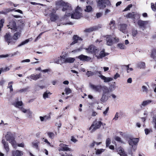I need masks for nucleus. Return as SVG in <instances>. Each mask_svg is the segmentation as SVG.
<instances>
[{
	"instance_id": "1",
	"label": "nucleus",
	"mask_w": 156,
	"mask_h": 156,
	"mask_svg": "<svg viewBox=\"0 0 156 156\" xmlns=\"http://www.w3.org/2000/svg\"><path fill=\"white\" fill-rule=\"evenodd\" d=\"M56 6L59 7H63L62 9V11H66V13L64 16L61 18V23L63 25H66L67 24L72 25L73 23L72 22L69 23H65L63 21L67 20V17L70 16V13L72 12V9L71 7L69 5V4L67 3H65L62 0H60L59 1L56 2Z\"/></svg>"
},
{
	"instance_id": "2",
	"label": "nucleus",
	"mask_w": 156,
	"mask_h": 156,
	"mask_svg": "<svg viewBox=\"0 0 156 156\" xmlns=\"http://www.w3.org/2000/svg\"><path fill=\"white\" fill-rule=\"evenodd\" d=\"M139 139L138 138H133L130 139L128 140V143L131 147L128 151L129 154H132V152L135 151L136 148V145L139 142Z\"/></svg>"
},
{
	"instance_id": "3",
	"label": "nucleus",
	"mask_w": 156,
	"mask_h": 156,
	"mask_svg": "<svg viewBox=\"0 0 156 156\" xmlns=\"http://www.w3.org/2000/svg\"><path fill=\"white\" fill-rule=\"evenodd\" d=\"M90 88L95 92L100 93L101 90H104V88H106L107 87L105 86H102L100 85H94L91 83L89 84Z\"/></svg>"
},
{
	"instance_id": "4",
	"label": "nucleus",
	"mask_w": 156,
	"mask_h": 156,
	"mask_svg": "<svg viewBox=\"0 0 156 156\" xmlns=\"http://www.w3.org/2000/svg\"><path fill=\"white\" fill-rule=\"evenodd\" d=\"M106 44L108 46H111L113 44L116 43L119 41V39L117 37H112L111 35L106 36Z\"/></svg>"
},
{
	"instance_id": "5",
	"label": "nucleus",
	"mask_w": 156,
	"mask_h": 156,
	"mask_svg": "<svg viewBox=\"0 0 156 156\" xmlns=\"http://www.w3.org/2000/svg\"><path fill=\"white\" fill-rule=\"evenodd\" d=\"M7 141H8L14 148L17 147L16 142L12 135L9 132H8L5 136Z\"/></svg>"
},
{
	"instance_id": "6",
	"label": "nucleus",
	"mask_w": 156,
	"mask_h": 156,
	"mask_svg": "<svg viewBox=\"0 0 156 156\" xmlns=\"http://www.w3.org/2000/svg\"><path fill=\"white\" fill-rule=\"evenodd\" d=\"M82 10L80 8L77 6L75 12L71 15V18L74 19H79L82 16Z\"/></svg>"
},
{
	"instance_id": "7",
	"label": "nucleus",
	"mask_w": 156,
	"mask_h": 156,
	"mask_svg": "<svg viewBox=\"0 0 156 156\" xmlns=\"http://www.w3.org/2000/svg\"><path fill=\"white\" fill-rule=\"evenodd\" d=\"M104 89L103 91L102 97L100 99L101 101L102 102H104L108 101V99L109 97L108 96V94L109 92V90L108 88L107 87Z\"/></svg>"
},
{
	"instance_id": "8",
	"label": "nucleus",
	"mask_w": 156,
	"mask_h": 156,
	"mask_svg": "<svg viewBox=\"0 0 156 156\" xmlns=\"http://www.w3.org/2000/svg\"><path fill=\"white\" fill-rule=\"evenodd\" d=\"M97 6L100 9H103L106 7V5L109 2L108 0H96Z\"/></svg>"
},
{
	"instance_id": "9",
	"label": "nucleus",
	"mask_w": 156,
	"mask_h": 156,
	"mask_svg": "<svg viewBox=\"0 0 156 156\" xmlns=\"http://www.w3.org/2000/svg\"><path fill=\"white\" fill-rule=\"evenodd\" d=\"M5 41L7 42L9 45V44H13L15 42L13 37L10 34L6 33L4 36Z\"/></svg>"
},
{
	"instance_id": "10",
	"label": "nucleus",
	"mask_w": 156,
	"mask_h": 156,
	"mask_svg": "<svg viewBox=\"0 0 156 156\" xmlns=\"http://www.w3.org/2000/svg\"><path fill=\"white\" fill-rule=\"evenodd\" d=\"M101 124V122L94 121L90 127L89 130H91V132L94 131L100 127Z\"/></svg>"
},
{
	"instance_id": "11",
	"label": "nucleus",
	"mask_w": 156,
	"mask_h": 156,
	"mask_svg": "<svg viewBox=\"0 0 156 156\" xmlns=\"http://www.w3.org/2000/svg\"><path fill=\"white\" fill-rule=\"evenodd\" d=\"M86 50L87 52L94 54L95 56L97 53L99 52V50L93 45L90 46L88 48H86Z\"/></svg>"
},
{
	"instance_id": "12",
	"label": "nucleus",
	"mask_w": 156,
	"mask_h": 156,
	"mask_svg": "<svg viewBox=\"0 0 156 156\" xmlns=\"http://www.w3.org/2000/svg\"><path fill=\"white\" fill-rule=\"evenodd\" d=\"M66 56L64 55H61L60 57L57 58L55 61V62L57 64H62L65 63Z\"/></svg>"
},
{
	"instance_id": "13",
	"label": "nucleus",
	"mask_w": 156,
	"mask_h": 156,
	"mask_svg": "<svg viewBox=\"0 0 156 156\" xmlns=\"http://www.w3.org/2000/svg\"><path fill=\"white\" fill-rule=\"evenodd\" d=\"M9 28H10L14 31H16L17 29L16 22L13 20L10 22L9 24L7 25Z\"/></svg>"
},
{
	"instance_id": "14",
	"label": "nucleus",
	"mask_w": 156,
	"mask_h": 156,
	"mask_svg": "<svg viewBox=\"0 0 156 156\" xmlns=\"http://www.w3.org/2000/svg\"><path fill=\"white\" fill-rule=\"evenodd\" d=\"M73 41L70 44V45H73L76 43H80L82 41V39L77 35H74L73 38Z\"/></svg>"
},
{
	"instance_id": "15",
	"label": "nucleus",
	"mask_w": 156,
	"mask_h": 156,
	"mask_svg": "<svg viewBox=\"0 0 156 156\" xmlns=\"http://www.w3.org/2000/svg\"><path fill=\"white\" fill-rule=\"evenodd\" d=\"M155 104V102H153V101L151 100H147L143 101L141 104L140 105V107L142 108V107H145L150 103Z\"/></svg>"
},
{
	"instance_id": "16",
	"label": "nucleus",
	"mask_w": 156,
	"mask_h": 156,
	"mask_svg": "<svg viewBox=\"0 0 156 156\" xmlns=\"http://www.w3.org/2000/svg\"><path fill=\"white\" fill-rule=\"evenodd\" d=\"M137 23L140 27L143 28L148 24V21L140 20L138 21Z\"/></svg>"
},
{
	"instance_id": "17",
	"label": "nucleus",
	"mask_w": 156,
	"mask_h": 156,
	"mask_svg": "<svg viewBox=\"0 0 156 156\" xmlns=\"http://www.w3.org/2000/svg\"><path fill=\"white\" fill-rule=\"evenodd\" d=\"M108 53H105L104 50L101 51L99 54L98 52L97 53L96 55V57H97L98 58H101L106 56L108 55Z\"/></svg>"
},
{
	"instance_id": "18",
	"label": "nucleus",
	"mask_w": 156,
	"mask_h": 156,
	"mask_svg": "<svg viewBox=\"0 0 156 156\" xmlns=\"http://www.w3.org/2000/svg\"><path fill=\"white\" fill-rule=\"evenodd\" d=\"M59 146L60 147V148L59 150V151H70V149L67 147V146L66 144H59Z\"/></svg>"
},
{
	"instance_id": "19",
	"label": "nucleus",
	"mask_w": 156,
	"mask_h": 156,
	"mask_svg": "<svg viewBox=\"0 0 156 156\" xmlns=\"http://www.w3.org/2000/svg\"><path fill=\"white\" fill-rule=\"evenodd\" d=\"M78 58L80 59V60L83 61H89L91 59L90 57L83 55H81L79 56L78 57Z\"/></svg>"
},
{
	"instance_id": "20",
	"label": "nucleus",
	"mask_w": 156,
	"mask_h": 156,
	"mask_svg": "<svg viewBox=\"0 0 156 156\" xmlns=\"http://www.w3.org/2000/svg\"><path fill=\"white\" fill-rule=\"evenodd\" d=\"M127 25L125 24H120L119 25L118 29L123 33L126 32Z\"/></svg>"
},
{
	"instance_id": "21",
	"label": "nucleus",
	"mask_w": 156,
	"mask_h": 156,
	"mask_svg": "<svg viewBox=\"0 0 156 156\" xmlns=\"http://www.w3.org/2000/svg\"><path fill=\"white\" fill-rule=\"evenodd\" d=\"M2 143L6 151L7 152L9 151V148L8 145V144L7 142V141H6L5 140L3 139L2 140Z\"/></svg>"
},
{
	"instance_id": "22",
	"label": "nucleus",
	"mask_w": 156,
	"mask_h": 156,
	"mask_svg": "<svg viewBox=\"0 0 156 156\" xmlns=\"http://www.w3.org/2000/svg\"><path fill=\"white\" fill-rule=\"evenodd\" d=\"M41 74L36 75L32 74L29 76V78L31 79L36 80L39 79L41 77Z\"/></svg>"
},
{
	"instance_id": "23",
	"label": "nucleus",
	"mask_w": 156,
	"mask_h": 156,
	"mask_svg": "<svg viewBox=\"0 0 156 156\" xmlns=\"http://www.w3.org/2000/svg\"><path fill=\"white\" fill-rule=\"evenodd\" d=\"M100 77L101 78L104 80V82H108L112 81L113 80V79L111 77H106L104 76H100Z\"/></svg>"
},
{
	"instance_id": "24",
	"label": "nucleus",
	"mask_w": 156,
	"mask_h": 156,
	"mask_svg": "<svg viewBox=\"0 0 156 156\" xmlns=\"http://www.w3.org/2000/svg\"><path fill=\"white\" fill-rule=\"evenodd\" d=\"M50 20L51 21H55L58 18L56 14L55 13H51L50 14Z\"/></svg>"
},
{
	"instance_id": "25",
	"label": "nucleus",
	"mask_w": 156,
	"mask_h": 156,
	"mask_svg": "<svg viewBox=\"0 0 156 156\" xmlns=\"http://www.w3.org/2000/svg\"><path fill=\"white\" fill-rule=\"evenodd\" d=\"M21 34V32L20 31L17 32L15 33L13 36V38L14 40L15 41V42L17 40L18 37L20 36Z\"/></svg>"
},
{
	"instance_id": "26",
	"label": "nucleus",
	"mask_w": 156,
	"mask_h": 156,
	"mask_svg": "<svg viewBox=\"0 0 156 156\" xmlns=\"http://www.w3.org/2000/svg\"><path fill=\"white\" fill-rule=\"evenodd\" d=\"M75 59L74 58H66L65 63H72L74 62Z\"/></svg>"
},
{
	"instance_id": "27",
	"label": "nucleus",
	"mask_w": 156,
	"mask_h": 156,
	"mask_svg": "<svg viewBox=\"0 0 156 156\" xmlns=\"http://www.w3.org/2000/svg\"><path fill=\"white\" fill-rule=\"evenodd\" d=\"M32 40V38H30L28 39H27L25 40V41L22 42L20 44L18 45V47H20L22 45H24L27 43L29 41H31Z\"/></svg>"
},
{
	"instance_id": "28",
	"label": "nucleus",
	"mask_w": 156,
	"mask_h": 156,
	"mask_svg": "<svg viewBox=\"0 0 156 156\" xmlns=\"http://www.w3.org/2000/svg\"><path fill=\"white\" fill-rule=\"evenodd\" d=\"M51 94L49 91L46 90V92L44 93L43 94V98L44 99H46V98H48L49 96Z\"/></svg>"
},
{
	"instance_id": "29",
	"label": "nucleus",
	"mask_w": 156,
	"mask_h": 156,
	"mask_svg": "<svg viewBox=\"0 0 156 156\" xmlns=\"http://www.w3.org/2000/svg\"><path fill=\"white\" fill-rule=\"evenodd\" d=\"M97 72H98L95 71L93 72L91 71H87L86 74L88 77L92 76L94 75H97Z\"/></svg>"
},
{
	"instance_id": "30",
	"label": "nucleus",
	"mask_w": 156,
	"mask_h": 156,
	"mask_svg": "<svg viewBox=\"0 0 156 156\" xmlns=\"http://www.w3.org/2000/svg\"><path fill=\"white\" fill-rule=\"evenodd\" d=\"M110 29L112 30H114L115 28V21L114 20H111L109 24Z\"/></svg>"
},
{
	"instance_id": "31",
	"label": "nucleus",
	"mask_w": 156,
	"mask_h": 156,
	"mask_svg": "<svg viewBox=\"0 0 156 156\" xmlns=\"http://www.w3.org/2000/svg\"><path fill=\"white\" fill-rule=\"evenodd\" d=\"M21 152L17 150L13 151L12 152V156H21Z\"/></svg>"
},
{
	"instance_id": "32",
	"label": "nucleus",
	"mask_w": 156,
	"mask_h": 156,
	"mask_svg": "<svg viewBox=\"0 0 156 156\" xmlns=\"http://www.w3.org/2000/svg\"><path fill=\"white\" fill-rule=\"evenodd\" d=\"M39 143V142L37 140H36L33 142H32L33 147L38 149V145Z\"/></svg>"
},
{
	"instance_id": "33",
	"label": "nucleus",
	"mask_w": 156,
	"mask_h": 156,
	"mask_svg": "<svg viewBox=\"0 0 156 156\" xmlns=\"http://www.w3.org/2000/svg\"><path fill=\"white\" fill-rule=\"evenodd\" d=\"M23 104V103L22 101H17L16 103L15 107L20 109L22 107Z\"/></svg>"
},
{
	"instance_id": "34",
	"label": "nucleus",
	"mask_w": 156,
	"mask_h": 156,
	"mask_svg": "<svg viewBox=\"0 0 156 156\" xmlns=\"http://www.w3.org/2000/svg\"><path fill=\"white\" fill-rule=\"evenodd\" d=\"M13 83V81H11L8 83V88L9 89L10 92H11L13 91L12 86V85Z\"/></svg>"
},
{
	"instance_id": "35",
	"label": "nucleus",
	"mask_w": 156,
	"mask_h": 156,
	"mask_svg": "<svg viewBox=\"0 0 156 156\" xmlns=\"http://www.w3.org/2000/svg\"><path fill=\"white\" fill-rule=\"evenodd\" d=\"M97 29V28H96V27H94L88 29H86L85 31L86 32H90L94 30Z\"/></svg>"
},
{
	"instance_id": "36",
	"label": "nucleus",
	"mask_w": 156,
	"mask_h": 156,
	"mask_svg": "<svg viewBox=\"0 0 156 156\" xmlns=\"http://www.w3.org/2000/svg\"><path fill=\"white\" fill-rule=\"evenodd\" d=\"M117 47L121 49H124L126 48V46L122 43H119L117 45Z\"/></svg>"
},
{
	"instance_id": "37",
	"label": "nucleus",
	"mask_w": 156,
	"mask_h": 156,
	"mask_svg": "<svg viewBox=\"0 0 156 156\" xmlns=\"http://www.w3.org/2000/svg\"><path fill=\"white\" fill-rule=\"evenodd\" d=\"M119 153L121 156H127L123 149H120L119 151Z\"/></svg>"
},
{
	"instance_id": "38",
	"label": "nucleus",
	"mask_w": 156,
	"mask_h": 156,
	"mask_svg": "<svg viewBox=\"0 0 156 156\" xmlns=\"http://www.w3.org/2000/svg\"><path fill=\"white\" fill-rule=\"evenodd\" d=\"M135 14L134 12H132L128 14L126 16L127 18H135Z\"/></svg>"
},
{
	"instance_id": "39",
	"label": "nucleus",
	"mask_w": 156,
	"mask_h": 156,
	"mask_svg": "<svg viewBox=\"0 0 156 156\" xmlns=\"http://www.w3.org/2000/svg\"><path fill=\"white\" fill-rule=\"evenodd\" d=\"M92 7L90 6H87L86 7V9H85V11L87 12H90L92 11Z\"/></svg>"
},
{
	"instance_id": "40",
	"label": "nucleus",
	"mask_w": 156,
	"mask_h": 156,
	"mask_svg": "<svg viewBox=\"0 0 156 156\" xmlns=\"http://www.w3.org/2000/svg\"><path fill=\"white\" fill-rule=\"evenodd\" d=\"M138 66L140 69L144 68L145 67V64L144 62H140L138 64Z\"/></svg>"
},
{
	"instance_id": "41",
	"label": "nucleus",
	"mask_w": 156,
	"mask_h": 156,
	"mask_svg": "<svg viewBox=\"0 0 156 156\" xmlns=\"http://www.w3.org/2000/svg\"><path fill=\"white\" fill-rule=\"evenodd\" d=\"M49 137L51 139H53L55 136V134L52 132H48L47 133Z\"/></svg>"
},
{
	"instance_id": "42",
	"label": "nucleus",
	"mask_w": 156,
	"mask_h": 156,
	"mask_svg": "<svg viewBox=\"0 0 156 156\" xmlns=\"http://www.w3.org/2000/svg\"><path fill=\"white\" fill-rule=\"evenodd\" d=\"M151 8L152 10L155 11H156V3H155V5H154L153 3H151Z\"/></svg>"
},
{
	"instance_id": "43",
	"label": "nucleus",
	"mask_w": 156,
	"mask_h": 156,
	"mask_svg": "<svg viewBox=\"0 0 156 156\" xmlns=\"http://www.w3.org/2000/svg\"><path fill=\"white\" fill-rule=\"evenodd\" d=\"M4 20L2 19L0 20V32L2 30V28L3 26V23H4Z\"/></svg>"
},
{
	"instance_id": "44",
	"label": "nucleus",
	"mask_w": 156,
	"mask_h": 156,
	"mask_svg": "<svg viewBox=\"0 0 156 156\" xmlns=\"http://www.w3.org/2000/svg\"><path fill=\"white\" fill-rule=\"evenodd\" d=\"M142 90L143 92L147 93L148 92V89L146 87L143 86L142 87Z\"/></svg>"
},
{
	"instance_id": "45",
	"label": "nucleus",
	"mask_w": 156,
	"mask_h": 156,
	"mask_svg": "<svg viewBox=\"0 0 156 156\" xmlns=\"http://www.w3.org/2000/svg\"><path fill=\"white\" fill-rule=\"evenodd\" d=\"M65 91L66 92V94H68L71 93V90L68 88H66L65 89Z\"/></svg>"
},
{
	"instance_id": "46",
	"label": "nucleus",
	"mask_w": 156,
	"mask_h": 156,
	"mask_svg": "<svg viewBox=\"0 0 156 156\" xmlns=\"http://www.w3.org/2000/svg\"><path fill=\"white\" fill-rule=\"evenodd\" d=\"M104 149H98L97 150L96 152V154H101L102 152L104 151Z\"/></svg>"
},
{
	"instance_id": "47",
	"label": "nucleus",
	"mask_w": 156,
	"mask_h": 156,
	"mask_svg": "<svg viewBox=\"0 0 156 156\" xmlns=\"http://www.w3.org/2000/svg\"><path fill=\"white\" fill-rule=\"evenodd\" d=\"M119 117V114L118 112L116 113L114 117L113 118V120L116 121L117 120L118 118Z\"/></svg>"
},
{
	"instance_id": "48",
	"label": "nucleus",
	"mask_w": 156,
	"mask_h": 156,
	"mask_svg": "<svg viewBox=\"0 0 156 156\" xmlns=\"http://www.w3.org/2000/svg\"><path fill=\"white\" fill-rule=\"evenodd\" d=\"M115 140L121 143H123V141L121 140V138L119 136H116L115 138Z\"/></svg>"
},
{
	"instance_id": "49",
	"label": "nucleus",
	"mask_w": 156,
	"mask_h": 156,
	"mask_svg": "<svg viewBox=\"0 0 156 156\" xmlns=\"http://www.w3.org/2000/svg\"><path fill=\"white\" fill-rule=\"evenodd\" d=\"M146 134L147 135L152 132L151 129H146L144 130Z\"/></svg>"
},
{
	"instance_id": "50",
	"label": "nucleus",
	"mask_w": 156,
	"mask_h": 156,
	"mask_svg": "<svg viewBox=\"0 0 156 156\" xmlns=\"http://www.w3.org/2000/svg\"><path fill=\"white\" fill-rule=\"evenodd\" d=\"M43 140H44V141L48 145L51 147H53V146L51 145L50 143L48 140L47 139L43 138Z\"/></svg>"
},
{
	"instance_id": "51",
	"label": "nucleus",
	"mask_w": 156,
	"mask_h": 156,
	"mask_svg": "<svg viewBox=\"0 0 156 156\" xmlns=\"http://www.w3.org/2000/svg\"><path fill=\"white\" fill-rule=\"evenodd\" d=\"M110 143H111L110 139L109 138L107 139L106 140V147L108 146L110 144Z\"/></svg>"
},
{
	"instance_id": "52",
	"label": "nucleus",
	"mask_w": 156,
	"mask_h": 156,
	"mask_svg": "<svg viewBox=\"0 0 156 156\" xmlns=\"http://www.w3.org/2000/svg\"><path fill=\"white\" fill-rule=\"evenodd\" d=\"M156 53V50H153L152 52L151 56V57L153 58L154 59V56L155 55V54Z\"/></svg>"
},
{
	"instance_id": "53",
	"label": "nucleus",
	"mask_w": 156,
	"mask_h": 156,
	"mask_svg": "<svg viewBox=\"0 0 156 156\" xmlns=\"http://www.w3.org/2000/svg\"><path fill=\"white\" fill-rule=\"evenodd\" d=\"M44 121L46 122L47 120H49L51 118V117L50 115H45L44 116Z\"/></svg>"
},
{
	"instance_id": "54",
	"label": "nucleus",
	"mask_w": 156,
	"mask_h": 156,
	"mask_svg": "<svg viewBox=\"0 0 156 156\" xmlns=\"http://www.w3.org/2000/svg\"><path fill=\"white\" fill-rule=\"evenodd\" d=\"M132 5L131 4H130L128 5L127 7H126L124 10V11H126L128 10H129V9L130 8L132 7Z\"/></svg>"
},
{
	"instance_id": "55",
	"label": "nucleus",
	"mask_w": 156,
	"mask_h": 156,
	"mask_svg": "<svg viewBox=\"0 0 156 156\" xmlns=\"http://www.w3.org/2000/svg\"><path fill=\"white\" fill-rule=\"evenodd\" d=\"M27 88H25L22 89L20 90H18V92H19L20 93H22L23 92H26L27 90Z\"/></svg>"
},
{
	"instance_id": "56",
	"label": "nucleus",
	"mask_w": 156,
	"mask_h": 156,
	"mask_svg": "<svg viewBox=\"0 0 156 156\" xmlns=\"http://www.w3.org/2000/svg\"><path fill=\"white\" fill-rule=\"evenodd\" d=\"M10 69L9 68V67H6L5 68H2V72H5L8 71Z\"/></svg>"
},
{
	"instance_id": "57",
	"label": "nucleus",
	"mask_w": 156,
	"mask_h": 156,
	"mask_svg": "<svg viewBox=\"0 0 156 156\" xmlns=\"http://www.w3.org/2000/svg\"><path fill=\"white\" fill-rule=\"evenodd\" d=\"M20 109L22 112L24 113H27V109H26L23 107H21Z\"/></svg>"
},
{
	"instance_id": "58",
	"label": "nucleus",
	"mask_w": 156,
	"mask_h": 156,
	"mask_svg": "<svg viewBox=\"0 0 156 156\" xmlns=\"http://www.w3.org/2000/svg\"><path fill=\"white\" fill-rule=\"evenodd\" d=\"M102 15V13L101 12H98L96 13V16L97 18H98L101 17Z\"/></svg>"
},
{
	"instance_id": "59",
	"label": "nucleus",
	"mask_w": 156,
	"mask_h": 156,
	"mask_svg": "<svg viewBox=\"0 0 156 156\" xmlns=\"http://www.w3.org/2000/svg\"><path fill=\"white\" fill-rule=\"evenodd\" d=\"M137 34V32L136 30H134L132 32V35L133 37H136Z\"/></svg>"
},
{
	"instance_id": "60",
	"label": "nucleus",
	"mask_w": 156,
	"mask_h": 156,
	"mask_svg": "<svg viewBox=\"0 0 156 156\" xmlns=\"http://www.w3.org/2000/svg\"><path fill=\"white\" fill-rule=\"evenodd\" d=\"M120 75L118 73H116V74L115 75L114 78L115 79H116L117 78L120 77Z\"/></svg>"
},
{
	"instance_id": "61",
	"label": "nucleus",
	"mask_w": 156,
	"mask_h": 156,
	"mask_svg": "<svg viewBox=\"0 0 156 156\" xmlns=\"http://www.w3.org/2000/svg\"><path fill=\"white\" fill-rule=\"evenodd\" d=\"M153 122L155 125L156 123V115H154L153 117Z\"/></svg>"
},
{
	"instance_id": "62",
	"label": "nucleus",
	"mask_w": 156,
	"mask_h": 156,
	"mask_svg": "<svg viewBox=\"0 0 156 156\" xmlns=\"http://www.w3.org/2000/svg\"><path fill=\"white\" fill-rule=\"evenodd\" d=\"M30 62V60L29 59H26L25 60H23L21 61V63L23 62Z\"/></svg>"
},
{
	"instance_id": "63",
	"label": "nucleus",
	"mask_w": 156,
	"mask_h": 156,
	"mask_svg": "<svg viewBox=\"0 0 156 156\" xmlns=\"http://www.w3.org/2000/svg\"><path fill=\"white\" fill-rule=\"evenodd\" d=\"M27 113L28 115L29 116H30L32 114V112L30 110V109H28L27 112Z\"/></svg>"
},
{
	"instance_id": "64",
	"label": "nucleus",
	"mask_w": 156,
	"mask_h": 156,
	"mask_svg": "<svg viewBox=\"0 0 156 156\" xmlns=\"http://www.w3.org/2000/svg\"><path fill=\"white\" fill-rule=\"evenodd\" d=\"M109 97V98L112 97L113 99H115L116 98V96L114 94H111Z\"/></svg>"
}]
</instances>
